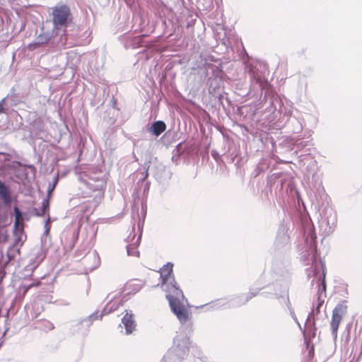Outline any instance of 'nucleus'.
Wrapping results in <instances>:
<instances>
[{"mask_svg":"<svg viewBox=\"0 0 362 362\" xmlns=\"http://www.w3.org/2000/svg\"><path fill=\"white\" fill-rule=\"evenodd\" d=\"M38 39L39 40L37 41V42H31L28 45V49L30 50V51H33L39 47H40L41 46H42L43 45L45 44H47L49 40V38L47 36H43L42 35H40L39 37H38Z\"/></svg>","mask_w":362,"mask_h":362,"instance_id":"7","label":"nucleus"},{"mask_svg":"<svg viewBox=\"0 0 362 362\" xmlns=\"http://www.w3.org/2000/svg\"><path fill=\"white\" fill-rule=\"evenodd\" d=\"M144 286V281L139 279L129 280L123 286L122 293L124 296L134 295Z\"/></svg>","mask_w":362,"mask_h":362,"instance_id":"5","label":"nucleus"},{"mask_svg":"<svg viewBox=\"0 0 362 362\" xmlns=\"http://www.w3.org/2000/svg\"><path fill=\"white\" fill-rule=\"evenodd\" d=\"M173 264L168 262L160 268V278L161 279V286L164 287V290L167 292V294H170V290L171 286L179 288L177 282L175 281L173 275Z\"/></svg>","mask_w":362,"mask_h":362,"instance_id":"3","label":"nucleus"},{"mask_svg":"<svg viewBox=\"0 0 362 362\" xmlns=\"http://www.w3.org/2000/svg\"><path fill=\"white\" fill-rule=\"evenodd\" d=\"M322 289L324 291H325V289H326V286H325V282L322 284Z\"/></svg>","mask_w":362,"mask_h":362,"instance_id":"17","label":"nucleus"},{"mask_svg":"<svg viewBox=\"0 0 362 362\" xmlns=\"http://www.w3.org/2000/svg\"><path fill=\"white\" fill-rule=\"evenodd\" d=\"M4 102V100H3L1 102H0V114L4 112V107H3Z\"/></svg>","mask_w":362,"mask_h":362,"instance_id":"15","label":"nucleus"},{"mask_svg":"<svg viewBox=\"0 0 362 362\" xmlns=\"http://www.w3.org/2000/svg\"><path fill=\"white\" fill-rule=\"evenodd\" d=\"M0 196L5 202H9L11 197L9 189L2 182L0 183Z\"/></svg>","mask_w":362,"mask_h":362,"instance_id":"10","label":"nucleus"},{"mask_svg":"<svg viewBox=\"0 0 362 362\" xmlns=\"http://www.w3.org/2000/svg\"><path fill=\"white\" fill-rule=\"evenodd\" d=\"M52 23L54 28H66L71 21V13L67 5H62L52 8Z\"/></svg>","mask_w":362,"mask_h":362,"instance_id":"2","label":"nucleus"},{"mask_svg":"<svg viewBox=\"0 0 362 362\" xmlns=\"http://www.w3.org/2000/svg\"><path fill=\"white\" fill-rule=\"evenodd\" d=\"M1 182L0 181V183H1Z\"/></svg>","mask_w":362,"mask_h":362,"instance_id":"18","label":"nucleus"},{"mask_svg":"<svg viewBox=\"0 0 362 362\" xmlns=\"http://www.w3.org/2000/svg\"><path fill=\"white\" fill-rule=\"evenodd\" d=\"M45 228L46 230V233H48L50 230V218L49 216H48L47 219L45 222Z\"/></svg>","mask_w":362,"mask_h":362,"instance_id":"12","label":"nucleus"},{"mask_svg":"<svg viewBox=\"0 0 362 362\" xmlns=\"http://www.w3.org/2000/svg\"><path fill=\"white\" fill-rule=\"evenodd\" d=\"M122 322L125 327L126 333L127 334H132L135 330L136 324L134 315L132 313V312L129 313L127 310H126V313L122 317Z\"/></svg>","mask_w":362,"mask_h":362,"instance_id":"6","label":"nucleus"},{"mask_svg":"<svg viewBox=\"0 0 362 362\" xmlns=\"http://www.w3.org/2000/svg\"><path fill=\"white\" fill-rule=\"evenodd\" d=\"M348 306L346 301H342L338 303L332 310V319L330 326L332 335L334 338L337 337V332L339 325L342 320L343 317L347 313Z\"/></svg>","mask_w":362,"mask_h":362,"instance_id":"4","label":"nucleus"},{"mask_svg":"<svg viewBox=\"0 0 362 362\" xmlns=\"http://www.w3.org/2000/svg\"><path fill=\"white\" fill-rule=\"evenodd\" d=\"M151 129L153 134L158 136L165 130L166 125L163 121H157L153 123Z\"/></svg>","mask_w":362,"mask_h":362,"instance_id":"9","label":"nucleus"},{"mask_svg":"<svg viewBox=\"0 0 362 362\" xmlns=\"http://www.w3.org/2000/svg\"><path fill=\"white\" fill-rule=\"evenodd\" d=\"M57 182H58V179L55 178L53 185L52 186L49 185V187L48 188L47 197L45 199H48L49 202V199L51 198L52 193L54 190L55 187H56V185L57 184Z\"/></svg>","mask_w":362,"mask_h":362,"instance_id":"11","label":"nucleus"},{"mask_svg":"<svg viewBox=\"0 0 362 362\" xmlns=\"http://www.w3.org/2000/svg\"><path fill=\"white\" fill-rule=\"evenodd\" d=\"M49 202L48 199H43L42 202V206L39 209H35V214L37 216H43L45 215H49Z\"/></svg>","mask_w":362,"mask_h":362,"instance_id":"8","label":"nucleus"},{"mask_svg":"<svg viewBox=\"0 0 362 362\" xmlns=\"http://www.w3.org/2000/svg\"><path fill=\"white\" fill-rule=\"evenodd\" d=\"M166 297L173 313L180 322L182 325L189 322L192 320V312L189 306L183 302L185 297L182 291L180 288L171 286L170 294H167Z\"/></svg>","mask_w":362,"mask_h":362,"instance_id":"1","label":"nucleus"},{"mask_svg":"<svg viewBox=\"0 0 362 362\" xmlns=\"http://www.w3.org/2000/svg\"><path fill=\"white\" fill-rule=\"evenodd\" d=\"M323 303H324V300H319L318 305H317V308H316V309H317V311L318 313L320 312V307L322 305Z\"/></svg>","mask_w":362,"mask_h":362,"instance_id":"13","label":"nucleus"},{"mask_svg":"<svg viewBox=\"0 0 362 362\" xmlns=\"http://www.w3.org/2000/svg\"><path fill=\"white\" fill-rule=\"evenodd\" d=\"M16 214H17V216H16V223H15V225L17 227L18 225V216H19V212L18 211V209H16Z\"/></svg>","mask_w":362,"mask_h":362,"instance_id":"14","label":"nucleus"},{"mask_svg":"<svg viewBox=\"0 0 362 362\" xmlns=\"http://www.w3.org/2000/svg\"><path fill=\"white\" fill-rule=\"evenodd\" d=\"M250 298H251V296H250L247 295V296H245V300H249V299H250Z\"/></svg>","mask_w":362,"mask_h":362,"instance_id":"16","label":"nucleus"}]
</instances>
